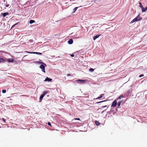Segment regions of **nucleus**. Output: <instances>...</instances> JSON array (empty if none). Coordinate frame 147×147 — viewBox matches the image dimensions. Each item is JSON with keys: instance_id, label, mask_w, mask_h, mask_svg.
<instances>
[{"instance_id": "nucleus-1", "label": "nucleus", "mask_w": 147, "mask_h": 147, "mask_svg": "<svg viewBox=\"0 0 147 147\" xmlns=\"http://www.w3.org/2000/svg\"><path fill=\"white\" fill-rule=\"evenodd\" d=\"M47 92H47V91H45L44 92L43 94L40 96V98H39V102H40L42 100V99L43 97L44 96H45V95H46V94H47Z\"/></svg>"}, {"instance_id": "nucleus-2", "label": "nucleus", "mask_w": 147, "mask_h": 147, "mask_svg": "<svg viewBox=\"0 0 147 147\" xmlns=\"http://www.w3.org/2000/svg\"><path fill=\"white\" fill-rule=\"evenodd\" d=\"M117 104V101L116 100H115L113 102L111 107H115L116 106Z\"/></svg>"}, {"instance_id": "nucleus-3", "label": "nucleus", "mask_w": 147, "mask_h": 147, "mask_svg": "<svg viewBox=\"0 0 147 147\" xmlns=\"http://www.w3.org/2000/svg\"><path fill=\"white\" fill-rule=\"evenodd\" d=\"M40 67L42 69V71L44 73L45 72V66L43 65H41L40 66Z\"/></svg>"}, {"instance_id": "nucleus-4", "label": "nucleus", "mask_w": 147, "mask_h": 147, "mask_svg": "<svg viewBox=\"0 0 147 147\" xmlns=\"http://www.w3.org/2000/svg\"><path fill=\"white\" fill-rule=\"evenodd\" d=\"M7 59H4L0 57V63L4 62L7 61Z\"/></svg>"}, {"instance_id": "nucleus-5", "label": "nucleus", "mask_w": 147, "mask_h": 147, "mask_svg": "<svg viewBox=\"0 0 147 147\" xmlns=\"http://www.w3.org/2000/svg\"><path fill=\"white\" fill-rule=\"evenodd\" d=\"M26 52L28 53H29L35 54H37L39 55H41L42 54V53H39V52H27V51H26Z\"/></svg>"}, {"instance_id": "nucleus-6", "label": "nucleus", "mask_w": 147, "mask_h": 147, "mask_svg": "<svg viewBox=\"0 0 147 147\" xmlns=\"http://www.w3.org/2000/svg\"><path fill=\"white\" fill-rule=\"evenodd\" d=\"M137 20V21H140L142 19V18L140 17L139 16V15H138L136 18H135Z\"/></svg>"}, {"instance_id": "nucleus-7", "label": "nucleus", "mask_w": 147, "mask_h": 147, "mask_svg": "<svg viewBox=\"0 0 147 147\" xmlns=\"http://www.w3.org/2000/svg\"><path fill=\"white\" fill-rule=\"evenodd\" d=\"M14 60L13 59H7V61L9 62H13L14 61Z\"/></svg>"}, {"instance_id": "nucleus-8", "label": "nucleus", "mask_w": 147, "mask_h": 147, "mask_svg": "<svg viewBox=\"0 0 147 147\" xmlns=\"http://www.w3.org/2000/svg\"><path fill=\"white\" fill-rule=\"evenodd\" d=\"M52 79H51L50 78H49L47 77L45 79L44 81H51L52 80Z\"/></svg>"}, {"instance_id": "nucleus-9", "label": "nucleus", "mask_w": 147, "mask_h": 147, "mask_svg": "<svg viewBox=\"0 0 147 147\" xmlns=\"http://www.w3.org/2000/svg\"><path fill=\"white\" fill-rule=\"evenodd\" d=\"M73 40L72 39H70L68 41V42L69 44H71L73 43Z\"/></svg>"}, {"instance_id": "nucleus-10", "label": "nucleus", "mask_w": 147, "mask_h": 147, "mask_svg": "<svg viewBox=\"0 0 147 147\" xmlns=\"http://www.w3.org/2000/svg\"><path fill=\"white\" fill-rule=\"evenodd\" d=\"M100 35V34L99 35H97L94 36L93 38V40H95L96 38H98Z\"/></svg>"}, {"instance_id": "nucleus-11", "label": "nucleus", "mask_w": 147, "mask_h": 147, "mask_svg": "<svg viewBox=\"0 0 147 147\" xmlns=\"http://www.w3.org/2000/svg\"><path fill=\"white\" fill-rule=\"evenodd\" d=\"M8 14L9 13L8 12L2 14V15L3 17H5L6 16L8 15Z\"/></svg>"}, {"instance_id": "nucleus-12", "label": "nucleus", "mask_w": 147, "mask_h": 147, "mask_svg": "<svg viewBox=\"0 0 147 147\" xmlns=\"http://www.w3.org/2000/svg\"><path fill=\"white\" fill-rule=\"evenodd\" d=\"M142 12H145L147 10V7H145V8L143 7V8H142Z\"/></svg>"}, {"instance_id": "nucleus-13", "label": "nucleus", "mask_w": 147, "mask_h": 147, "mask_svg": "<svg viewBox=\"0 0 147 147\" xmlns=\"http://www.w3.org/2000/svg\"><path fill=\"white\" fill-rule=\"evenodd\" d=\"M135 18L130 23H132L134 22H137V20Z\"/></svg>"}, {"instance_id": "nucleus-14", "label": "nucleus", "mask_w": 147, "mask_h": 147, "mask_svg": "<svg viewBox=\"0 0 147 147\" xmlns=\"http://www.w3.org/2000/svg\"><path fill=\"white\" fill-rule=\"evenodd\" d=\"M104 94H101L97 98H96V99H100L104 95Z\"/></svg>"}, {"instance_id": "nucleus-15", "label": "nucleus", "mask_w": 147, "mask_h": 147, "mask_svg": "<svg viewBox=\"0 0 147 147\" xmlns=\"http://www.w3.org/2000/svg\"><path fill=\"white\" fill-rule=\"evenodd\" d=\"M86 80H77V81H79L82 82L83 83H84L85 82Z\"/></svg>"}, {"instance_id": "nucleus-16", "label": "nucleus", "mask_w": 147, "mask_h": 147, "mask_svg": "<svg viewBox=\"0 0 147 147\" xmlns=\"http://www.w3.org/2000/svg\"><path fill=\"white\" fill-rule=\"evenodd\" d=\"M95 123L97 125H100V123L97 121H95Z\"/></svg>"}, {"instance_id": "nucleus-17", "label": "nucleus", "mask_w": 147, "mask_h": 147, "mask_svg": "<svg viewBox=\"0 0 147 147\" xmlns=\"http://www.w3.org/2000/svg\"><path fill=\"white\" fill-rule=\"evenodd\" d=\"M35 22V21L34 20H30V22H29V23L30 24H32V23H34Z\"/></svg>"}, {"instance_id": "nucleus-18", "label": "nucleus", "mask_w": 147, "mask_h": 147, "mask_svg": "<svg viewBox=\"0 0 147 147\" xmlns=\"http://www.w3.org/2000/svg\"><path fill=\"white\" fill-rule=\"evenodd\" d=\"M139 4L140 5V8L142 9V8H143V5L142 4V3L141 2H140L139 3Z\"/></svg>"}, {"instance_id": "nucleus-19", "label": "nucleus", "mask_w": 147, "mask_h": 147, "mask_svg": "<svg viewBox=\"0 0 147 147\" xmlns=\"http://www.w3.org/2000/svg\"><path fill=\"white\" fill-rule=\"evenodd\" d=\"M122 102V101H119L117 103V105L118 106H120L121 104V103Z\"/></svg>"}, {"instance_id": "nucleus-20", "label": "nucleus", "mask_w": 147, "mask_h": 147, "mask_svg": "<svg viewBox=\"0 0 147 147\" xmlns=\"http://www.w3.org/2000/svg\"><path fill=\"white\" fill-rule=\"evenodd\" d=\"M123 95H121L119 96L117 98V100L120 99L121 98H123Z\"/></svg>"}, {"instance_id": "nucleus-21", "label": "nucleus", "mask_w": 147, "mask_h": 147, "mask_svg": "<svg viewBox=\"0 0 147 147\" xmlns=\"http://www.w3.org/2000/svg\"><path fill=\"white\" fill-rule=\"evenodd\" d=\"M94 69L92 68H90L89 69V71L91 72H93L94 71Z\"/></svg>"}, {"instance_id": "nucleus-22", "label": "nucleus", "mask_w": 147, "mask_h": 147, "mask_svg": "<svg viewBox=\"0 0 147 147\" xmlns=\"http://www.w3.org/2000/svg\"><path fill=\"white\" fill-rule=\"evenodd\" d=\"M78 7H75V8L74 9V12H75L76 11V10H77V9H78Z\"/></svg>"}, {"instance_id": "nucleus-23", "label": "nucleus", "mask_w": 147, "mask_h": 147, "mask_svg": "<svg viewBox=\"0 0 147 147\" xmlns=\"http://www.w3.org/2000/svg\"><path fill=\"white\" fill-rule=\"evenodd\" d=\"M106 101H107L106 100H102V101H101L98 102H96V103H101V102H104Z\"/></svg>"}, {"instance_id": "nucleus-24", "label": "nucleus", "mask_w": 147, "mask_h": 147, "mask_svg": "<svg viewBox=\"0 0 147 147\" xmlns=\"http://www.w3.org/2000/svg\"><path fill=\"white\" fill-rule=\"evenodd\" d=\"M2 92L3 93H5L6 92V90H2Z\"/></svg>"}, {"instance_id": "nucleus-25", "label": "nucleus", "mask_w": 147, "mask_h": 147, "mask_svg": "<svg viewBox=\"0 0 147 147\" xmlns=\"http://www.w3.org/2000/svg\"><path fill=\"white\" fill-rule=\"evenodd\" d=\"M74 119L75 120H80V119L79 118H74Z\"/></svg>"}, {"instance_id": "nucleus-26", "label": "nucleus", "mask_w": 147, "mask_h": 147, "mask_svg": "<svg viewBox=\"0 0 147 147\" xmlns=\"http://www.w3.org/2000/svg\"><path fill=\"white\" fill-rule=\"evenodd\" d=\"M144 76V75L143 74H142L139 76V77L140 78L142 76Z\"/></svg>"}, {"instance_id": "nucleus-27", "label": "nucleus", "mask_w": 147, "mask_h": 147, "mask_svg": "<svg viewBox=\"0 0 147 147\" xmlns=\"http://www.w3.org/2000/svg\"><path fill=\"white\" fill-rule=\"evenodd\" d=\"M9 5L8 4H7L5 5V6L6 7H8L9 6Z\"/></svg>"}, {"instance_id": "nucleus-28", "label": "nucleus", "mask_w": 147, "mask_h": 147, "mask_svg": "<svg viewBox=\"0 0 147 147\" xmlns=\"http://www.w3.org/2000/svg\"><path fill=\"white\" fill-rule=\"evenodd\" d=\"M48 124L49 125L51 126V123L50 122H48Z\"/></svg>"}, {"instance_id": "nucleus-29", "label": "nucleus", "mask_w": 147, "mask_h": 147, "mask_svg": "<svg viewBox=\"0 0 147 147\" xmlns=\"http://www.w3.org/2000/svg\"><path fill=\"white\" fill-rule=\"evenodd\" d=\"M2 119L3 120V121L5 122H6V121H5V119H4L3 118H2Z\"/></svg>"}, {"instance_id": "nucleus-30", "label": "nucleus", "mask_w": 147, "mask_h": 147, "mask_svg": "<svg viewBox=\"0 0 147 147\" xmlns=\"http://www.w3.org/2000/svg\"><path fill=\"white\" fill-rule=\"evenodd\" d=\"M18 23H17L16 24H14V25H13L12 26V27L14 26H15L17 24H18Z\"/></svg>"}, {"instance_id": "nucleus-31", "label": "nucleus", "mask_w": 147, "mask_h": 147, "mask_svg": "<svg viewBox=\"0 0 147 147\" xmlns=\"http://www.w3.org/2000/svg\"><path fill=\"white\" fill-rule=\"evenodd\" d=\"M74 54H71V57H74Z\"/></svg>"}, {"instance_id": "nucleus-32", "label": "nucleus", "mask_w": 147, "mask_h": 147, "mask_svg": "<svg viewBox=\"0 0 147 147\" xmlns=\"http://www.w3.org/2000/svg\"><path fill=\"white\" fill-rule=\"evenodd\" d=\"M107 107V106H103L102 107V108H103Z\"/></svg>"}, {"instance_id": "nucleus-33", "label": "nucleus", "mask_w": 147, "mask_h": 147, "mask_svg": "<svg viewBox=\"0 0 147 147\" xmlns=\"http://www.w3.org/2000/svg\"><path fill=\"white\" fill-rule=\"evenodd\" d=\"M71 76V75L70 74H68L67 75V76Z\"/></svg>"}]
</instances>
